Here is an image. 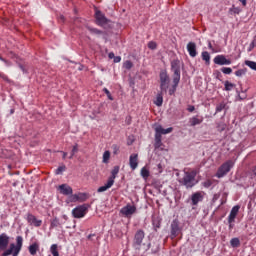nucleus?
<instances>
[{"instance_id":"25","label":"nucleus","mask_w":256,"mask_h":256,"mask_svg":"<svg viewBox=\"0 0 256 256\" xmlns=\"http://www.w3.org/2000/svg\"><path fill=\"white\" fill-rule=\"evenodd\" d=\"M154 105H156L157 107H161V105H163V91L157 94Z\"/></svg>"},{"instance_id":"26","label":"nucleus","mask_w":256,"mask_h":256,"mask_svg":"<svg viewBox=\"0 0 256 256\" xmlns=\"http://www.w3.org/2000/svg\"><path fill=\"white\" fill-rule=\"evenodd\" d=\"M202 60L205 61L206 65H210L211 63V55L209 54V52L204 51L202 52Z\"/></svg>"},{"instance_id":"17","label":"nucleus","mask_w":256,"mask_h":256,"mask_svg":"<svg viewBox=\"0 0 256 256\" xmlns=\"http://www.w3.org/2000/svg\"><path fill=\"white\" fill-rule=\"evenodd\" d=\"M187 51L190 57L194 58L197 55V44H195V42H189L187 44Z\"/></svg>"},{"instance_id":"48","label":"nucleus","mask_w":256,"mask_h":256,"mask_svg":"<svg viewBox=\"0 0 256 256\" xmlns=\"http://www.w3.org/2000/svg\"><path fill=\"white\" fill-rule=\"evenodd\" d=\"M177 91V87L172 85V88L169 90V95H175V92Z\"/></svg>"},{"instance_id":"3","label":"nucleus","mask_w":256,"mask_h":256,"mask_svg":"<svg viewBox=\"0 0 256 256\" xmlns=\"http://www.w3.org/2000/svg\"><path fill=\"white\" fill-rule=\"evenodd\" d=\"M235 165V162H233V160H228L226 162H224L217 170L216 173V177L218 179H221L223 177H225V175H227V173H229V171H231V169H233Z\"/></svg>"},{"instance_id":"21","label":"nucleus","mask_w":256,"mask_h":256,"mask_svg":"<svg viewBox=\"0 0 256 256\" xmlns=\"http://www.w3.org/2000/svg\"><path fill=\"white\" fill-rule=\"evenodd\" d=\"M179 81H181V72H174L173 74V85L174 87H179Z\"/></svg>"},{"instance_id":"49","label":"nucleus","mask_w":256,"mask_h":256,"mask_svg":"<svg viewBox=\"0 0 256 256\" xmlns=\"http://www.w3.org/2000/svg\"><path fill=\"white\" fill-rule=\"evenodd\" d=\"M211 185H213V183L211 182V180H207L206 182H204V187H206V188L211 187Z\"/></svg>"},{"instance_id":"40","label":"nucleus","mask_w":256,"mask_h":256,"mask_svg":"<svg viewBox=\"0 0 256 256\" xmlns=\"http://www.w3.org/2000/svg\"><path fill=\"white\" fill-rule=\"evenodd\" d=\"M88 31H90V33H93L94 35H102L103 31L97 29V28H88Z\"/></svg>"},{"instance_id":"28","label":"nucleus","mask_w":256,"mask_h":256,"mask_svg":"<svg viewBox=\"0 0 256 256\" xmlns=\"http://www.w3.org/2000/svg\"><path fill=\"white\" fill-rule=\"evenodd\" d=\"M140 175L143 177V179H149V175H151V173L146 167H143L140 171Z\"/></svg>"},{"instance_id":"11","label":"nucleus","mask_w":256,"mask_h":256,"mask_svg":"<svg viewBox=\"0 0 256 256\" xmlns=\"http://www.w3.org/2000/svg\"><path fill=\"white\" fill-rule=\"evenodd\" d=\"M203 197H205V192L199 191V192L193 193L191 196L192 205H199V203L203 201Z\"/></svg>"},{"instance_id":"9","label":"nucleus","mask_w":256,"mask_h":256,"mask_svg":"<svg viewBox=\"0 0 256 256\" xmlns=\"http://www.w3.org/2000/svg\"><path fill=\"white\" fill-rule=\"evenodd\" d=\"M58 191L60 192L61 195H65L66 197H69V195H73V188L68 184L59 185Z\"/></svg>"},{"instance_id":"5","label":"nucleus","mask_w":256,"mask_h":256,"mask_svg":"<svg viewBox=\"0 0 256 256\" xmlns=\"http://www.w3.org/2000/svg\"><path fill=\"white\" fill-rule=\"evenodd\" d=\"M143 239H145V231L140 229L135 233L134 239H133V248L136 251H141V247L145 245L143 244Z\"/></svg>"},{"instance_id":"7","label":"nucleus","mask_w":256,"mask_h":256,"mask_svg":"<svg viewBox=\"0 0 256 256\" xmlns=\"http://www.w3.org/2000/svg\"><path fill=\"white\" fill-rule=\"evenodd\" d=\"M72 215L75 219H82L85 215H87V206L80 205L72 210Z\"/></svg>"},{"instance_id":"56","label":"nucleus","mask_w":256,"mask_h":256,"mask_svg":"<svg viewBox=\"0 0 256 256\" xmlns=\"http://www.w3.org/2000/svg\"><path fill=\"white\" fill-rule=\"evenodd\" d=\"M109 59H115V54L113 52L108 54Z\"/></svg>"},{"instance_id":"8","label":"nucleus","mask_w":256,"mask_h":256,"mask_svg":"<svg viewBox=\"0 0 256 256\" xmlns=\"http://www.w3.org/2000/svg\"><path fill=\"white\" fill-rule=\"evenodd\" d=\"M95 19H96V23L100 27H103V25H107V23H109V19H107V17H105V14H103V12H101V10H96Z\"/></svg>"},{"instance_id":"44","label":"nucleus","mask_w":256,"mask_h":256,"mask_svg":"<svg viewBox=\"0 0 256 256\" xmlns=\"http://www.w3.org/2000/svg\"><path fill=\"white\" fill-rule=\"evenodd\" d=\"M148 48H149V49H152V50L157 49V43H156V42H153V41H150V42L148 43Z\"/></svg>"},{"instance_id":"54","label":"nucleus","mask_w":256,"mask_h":256,"mask_svg":"<svg viewBox=\"0 0 256 256\" xmlns=\"http://www.w3.org/2000/svg\"><path fill=\"white\" fill-rule=\"evenodd\" d=\"M217 199H219V194H214L213 199H212L213 203H215V201H217Z\"/></svg>"},{"instance_id":"62","label":"nucleus","mask_w":256,"mask_h":256,"mask_svg":"<svg viewBox=\"0 0 256 256\" xmlns=\"http://www.w3.org/2000/svg\"><path fill=\"white\" fill-rule=\"evenodd\" d=\"M209 49H213V46L211 45V43L208 44Z\"/></svg>"},{"instance_id":"34","label":"nucleus","mask_w":256,"mask_h":256,"mask_svg":"<svg viewBox=\"0 0 256 256\" xmlns=\"http://www.w3.org/2000/svg\"><path fill=\"white\" fill-rule=\"evenodd\" d=\"M225 129H227V125L225 123L220 122L217 124V131H219L220 133H223Z\"/></svg>"},{"instance_id":"36","label":"nucleus","mask_w":256,"mask_h":256,"mask_svg":"<svg viewBox=\"0 0 256 256\" xmlns=\"http://www.w3.org/2000/svg\"><path fill=\"white\" fill-rule=\"evenodd\" d=\"M155 147L156 149L161 147V136L159 134H155Z\"/></svg>"},{"instance_id":"61","label":"nucleus","mask_w":256,"mask_h":256,"mask_svg":"<svg viewBox=\"0 0 256 256\" xmlns=\"http://www.w3.org/2000/svg\"><path fill=\"white\" fill-rule=\"evenodd\" d=\"M92 237H95V234H89L88 239H91Z\"/></svg>"},{"instance_id":"33","label":"nucleus","mask_w":256,"mask_h":256,"mask_svg":"<svg viewBox=\"0 0 256 256\" xmlns=\"http://www.w3.org/2000/svg\"><path fill=\"white\" fill-rule=\"evenodd\" d=\"M76 153H79V145L75 144L72 148L71 155L69 156V159H73Z\"/></svg>"},{"instance_id":"23","label":"nucleus","mask_w":256,"mask_h":256,"mask_svg":"<svg viewBox=\"0 0 256 256\" xmlns=\"http://www.w3.org/2000/svg\"><path fill=\"white\" fill-rule=\"evenodd\" d=\"M117 175H119V166H115L111 171V177L108 178V181H115L117 178Z\"/></svg>"},{"instance_id":"32","label":"nucleus","mask_w":256,"mask_h":256,"mask_svg":"<svg viewBox=\"0 0 256 256\" xmlns=\"http://www.w3.org/2000/svg\"><path fill=\"white\" fill-rule=\"evenodd\" d=\"M224 87H225V91H232L233 88L235 87V84H233L229 81H225L224 82Z\"/></svg>"},{"instance_id":"2","label":"nucleus","mask_w":256,"mask_h":256,"mask_svg":"<svg viewBox=\"0 0 256 256\" xmlns=\"http://www.w3.org/2000/svg\"><path fill=\"white\" fill-rule=\"evenodd\" d=\"M197 171L195 170H184V175L182 178H179L178 182L180 185L186 187V189H193L197 185Z\"/></svg>"},{"instance_id":"37","label":"nucleus","mask_w":256,"mask_h":256,"mask_svg":"<svg viewBox=\"0 0 256 256\" xmlns=\"http://www.w3.org/2000/svg\"><path fill=\"white\" fill-rule=\"evenodd\" d=\"M50 251H51L53 256H59V251H57V244H53L50 247Z\"/></svg>"},{"instance_id":"6","label":"nucleus","mask_w":256,"mask_h":256,"mask_svg":"<svg viewBox=\"0 0 256 256\" xmlns=\"http://www.w3.org/2000/svg\"><path fill=\"white\" fill-rule=\"evenodd\" d=\"M120 213L123 215V217L131 219V217L137 213V207L135 205L127 204L121 208Z\"/></svg>"},{"instance_id":"57","label":"nucleus","mask_w":256,"mask_h":256,"mask_svg":"<svg viewBox=\"0 0 256 256\" xmlns=\"http://www.w3.org/2000/svg\"><path fill=\"white\" fill-rule=\"evenodd\" d=\"M0 61H3V63H6V65H9V61L5 60L3 57L0 56Z\"/></svg>"},{"instance_id":"20","label":"nucleus","mask_w":256,"mask_h":256,"mask_svg":"<svg viewBox=\"0 0 256 256\" xmlns=\"http://www.w3.org/2000/svg\"><path fill=\"white\" fill-rule=\"evenodd\" d=\"M76 196H77V201L79 203H84V201H87V199H89V194L83 193V192H79L78 194H76Z\"/></svg>"},{"instance_id":"4","label":"nucleus","mask_w":256,"mask_h":256,"mask_svg":"<svg viewBox=\"0 0 256 256\" xmlns=\"http://www.w3.org/2000/svg\"><path fill=\"white\" fill-rule=\"evenodd\" d=\"M160 79V90L162 93H167V89H169V83H171V78H169V74L167 70H161L159 74Z\"/></svg>"},{"instance_id":"50","label":"nucleus","mask_w":256,"mask_h":256,"mask_svg":"<svg viewBox=\"0 0 256 256\" xmlns=\"http://www.w3.org/2000/svg\"><path fill=\"white\" fill-rule=\"evenodd\" d=\"M187 111H189V113H193V111H195V106L189 105Z\"/></svg>"},{"instance_id":"58","label":"nucleus","mask_w":256,"mask_h":256,"mask_svg":"<svg viewBox=\"0 0 256 256\" xmlns=\"http://www.w3.org/2000/svg\"><path fill=\"white\" fill-rule=\"evenodd\" d=\"M229 223V230L231 231V229H233L234 225L233 222H228Z\"/></svg>"},{"instance_id":"47","label":"nucleus","mask_w":256,"mask_h":256,"mask_svg":"<svg viewBox=\"0 0 256 256\" xmlns=\"http://www.w3.org/2000/svg\"><path fill=\"white\" fill-rule=\"evenodd\" d=\"M214 75H215L216 79H219V81H221V78L223 77V75L221 74V72L219 70H215Z\"/></svg>"},{"instance_id":"41","label":"nucleus","mask_w":256,"mask_h":256,"mask_svg":"<svg viewBox=\"0 0 256 256\" xmlns=\"http://www.w3.org/2000/svg\"><path fill=\"white\" fill-rule=\"evenodd\" d=\"M223 109H225V102H221L220 104H218L216 106V113H221V111H223Z\"/></svg>"},{"instance_id":"55","label":"nucleus","mask_w":256,"mask_h":256,"mask_svg":"<svg viewBox=\"0 0 256 256\" xmlns=\"http://www.w3.org/2000/svg\"><path fill=\"white\" fill-rule=\"evenodd\" d=\"M243 7H247V0H239Z\"/></svg>"},{"instance_id":"43","label":"nucleus","mask_w":256,"mask_h":256,"mask_svg":"<svg viewBox=\"0 0 256 256\" xmlns=\"http://www.w3.org/2000/svg\"><path fill=\"white\" fill-rule=\"evenodd\" d=\"M103 91H104V93L107 95L108 99H109L110 101H113V96L111 95V92L109 91V89L104 88Z\"/></svg>"},{"instance_id":"29","label":"nucleus","mask_w":256,"mask_h":256,"mask_svg":"<svg viewBox=\"0 0 256 256\" xmlns=\"http://www.w3.org/2000/svg\"><path fill=\"white\" fill-rule=\"evenodd\" d=\"M230 245L231 247L237 248L241 246V240H239V238H232L230 240Z\"/></svg>"},{"instance_id":"1","label":"nucleus","mask_w":256,"mask_h":256,"mask_svg":"<svg viewBox=\"0 0 256 256\" xmlns=\"http://www.w3.org/2000/svg\"><path fill=\"white\" fill-rule=\"evenodd\" d=\"M9 235L6 233L0 234V251H3L2 256H19L21 253V249H23V237L17 236L16 237V244L11 243L9 245ZM7 247H9L7 249Z\"/></svg>"},{"instance_id":"19","label":"nucleus","mask_w":256,"mask_h":256,"mask_svg":"<svg viewBox=\"0 0 256 256\" xmlns=\"http://www.w3.org/2000/svg\"><path fill=\"white\" fill-rule=\"evenodd\" d=\"M190 127H195L196 125H201L203 123V117L199 116H194L192 118H190Z\"/></svg>"},{"instance_id":"31","label":"nucleus","mask_w":256,"mask_h":256,"mask_svg":"<svg viewBox=\"0 0 256 256\" xmlns=\"http://www.w3.org/2000/svg\"><path fill=\"white\" fill-rule=\"evenodd\" d=\"M245 65H247V67H249L253 71H256V62L255 61L246 60Z\"/></svg>"},{"instance_id":"10","label":"nucleus","mask_w":256,"mask_h":256,"mask_svg":"<svg viewBox=\"0 0 256 256\" xmlns=\"http://www.w3.org/2000/svg\"><path fill=\"white\" fill-rule=\"evenodd\" d=\"M26 220L29 223V225H34V227H41V225H43V221L37 219V217H35V215L31 213L27 214Z\"/></svg>"},{"instance_id":"46","label":"nucleus","mask_w":256,"mask_h":256,"mask_svg":"<svg viewBox=\"0 0 256 256\" xmlns=\"http://www.w3.org/2000/svg\"><path fill=\"white\" fill-rule=\"evenodd\" d=\"M51 227H59V219L54 218L51 222Z\"/></svg>"},{"instance_id":"45","label":"nucleus","mask_w":256,"mask_h":256,"mask_svg":"<svg viewBox=\"0 0 256 256\" xmlns=\"http://www.w3.org/2000/svg\"><path fill=\"white\" fill-rule=\"evenodd\" d=\"M236 77H243L245 75V70L240 69L235 72Z\"/></svg>"},{"instance_id":"18","label":"nucleus","mask_w":256,"mask_h":256,"mask_svg":"<svg viewBox=\"0 0 256 256\" xmlns=\"http://www.w3.org/2000/svg\"><path fill=\"white\" fill-rule=\"evenodd\" d=\"M115 185V181L108 180L104 186H101L97 189V193H105V191L111 189Z\"/></svg>"},{"instance_id":"63","label":"nucleus","mask_w":256,"mask_h":256,"mask_svg":"<svg viewBox=\"0 0 256 256\" xmlns=\"http://www.w3.org/2000/svg\"><path fill=\"white\" fill-rule=\"evenodd\" d=\"M63 218H64L65 220H67V216H66V215H64Z\"/></svg>"},{"instance_id":"60","label":"nucleus","mask_w":256,"mask_h":256,"mask_svg":"<svg viewBox=\"0 0 256 256\" xmlns=\"http://www.w3.org/2000/svg\"><path fill=\"white\" fill-rule=\"evenodd\" d=\"M253 49H255V47H252V44L250 43V46L248 48V51H253Z\"/></svg>"},{"instance_id":"64","label":"nucleus","mask_w":256,"mask_h":256,"mask_svg":"<svg viewBox=\"0 0 256 256\" xmlns=\"http://www.w3.org/2000/svg\"><path fill=\"white\" fill-rule=\"evenodd\" d=\"M61 19H62V21H63V19H65L63 16H61Z\"/></svg>"},{"instance_id":"30","label":"nucleus","mask_w":256,"mask_h":256,"mask_svg":"<svg viewBox=\"0 0 256 256\" xmlns=\"http://www.w3.org/2000/svg\"><path fill=\"white\" fill-rule=\"evenodd\" d=\"M229 13L230 15H239V13H241V9L239 7L232 6L229 9Z\"/></svg>"},{"instance_id":"15","label":"nucleus","mask_w":256,"mask_h":256,"mask_svg":"<svg viewBox=\"0 0 256 256\" xmlns=\"http://www.w3.org/2000/svg\"><path fill=\"white\" fill-rule=\"evenodd\" d=\"M155 133H156V135H159L161 137L162 135H167L169 133H173V127L164 129L163 126L159 125L155 128Z\"/></svg>"},{"instance_id":"51","label":"nucleus","mask_w":256,"mask_h":256,"mask_svg":"<svg viewBox=\"0 0 256 256\" xmlns=\"http://www.w3.org/2000/svg\"><path fill=\"white\" fill-rule=\"evenodd\" d=\"M121 62V56L114 57V63H120Z\"/></svg>"},{"instance_id":"53","label":"nucleus","mask_w":256,"mask_h":256,"mask_svg":"<svg viewBox=\"0 0 256 256\" xmlns=\"http://www.w3.org/2000/svg\"><path fill=\"white\" fill-rule=\"evenodd\" d=\"M251 44H252V47H256V35L253 37Z\"/></svg>"},{"instance_id":"16","label":"nucleus","mask_w":256,"mask_h":256,"mask_svg":"<svg viewBox=\"0 0 256 256\" xmlns=\"http://www.w3.org/2000/svg\"><path fill=\"white\" fill-rule=\"evenodd\" d=\"M181 230L179 229V220L175 219L171 223V235L172 237H177L179 235V232Z\"/></svg>"},{"instance_id":"27","label":"nucleus","mask_w":256,"mask_h":256,"mask_svg":"<svg viewBox=\"0 0 256 256\" xmlns=\"http://www.w3.org/2000/svg\"><path fill=\"white\" fill-rule=\"evenodd\" d=\"M77 194H70L68 195L67 199H66V203H77Z\"/></svg>"},{"instance_id":"42","label":"nucleus","mask_w":256,"mask_h":256,"mask_svg":"<svg viewBox=\"0 0 256 256\" xmlns=\"http://www.w3.org/2000/svg\"><path fill=\"white\" fill-rule=\"evenodd\" d=\"M133 67V62L127 60L125 63H124V69H132Z\"/></svg>"},{"instance_id":"22","label":"nucleus","mask_w":256,"mask_h":256,"mask_svg":"<svg viewBox=\"0 0 256 256\" xmlns=\"http://www.w3.org/2000/svg\"><path fill=\"white\" fill-rule=\"evenodd\" d=\"M171 69H172L173 73H176V71L178 73H181V68L179 66V60H174L171 62Z\"/></svg>"},{"instance_id":"39","label":"nucleus","mask_w":256,"mask_h":256,"mask_svg":"<svg viewBox=\"0 0 256 256\" xmlns=\"http://www.w3.org/2000/svg\"><path fill=\"white\" fill-rule=\"evenodd\" d=\"M63 171H67V167L65 165L59 166L56 169L55 174L56 175H61V173H63Z\"/></svg>"},{"instance_id":"14","label":"nucleus","mask_w":256,"mask_h":256,"mask_svg":"<svg viewBox=\"0 0 256 256\" xmlns=\"http://www.w3.org/2000/svg\"><path fill=\"white\" fill-rule=\"evenodd\" d=\"M239 209H241V206L239 205H236L231 209L230 214L228 216V223H235V219L239 214Z\"/></svg>"},{"instance_id":"38","label":"nucleus","mask_w":256,"mask_h":256,"mask_svg":"<svg viewBox=\"0 0 256 256\" xmlns=\"http://www.w3.org/2000/svg\"><path fill=\"white\" fill-rule=\"evenodd\" d=\"M221 71L224 73V75H231L233 73V69L230 67H222Z\"/></svg>"},{"instance_id":"12","label":"nucleus","mask_w":256,"mask_h":256,"mask_svg":"<svg viewBox=\"0 0 256 256\" xmlns=\"http://www.w3.org/2000/svg\"><path fill=\"white\" fill-rule=\"evenodd\" d=\"M213 62L215 65H231V60L227 59L225 55H217L214 59Z\"/></svg>"},{"instance_id":"59","label":"nucleus","mask_w":256,"mask_h":256,"mask_svg":"<svg viewBox=\"0 0 256 256\" xmlns=\"http://www.w3.org/2000/svg\"><path fill=\"white\" fill-rule=\"evenodd\" d=\"M63 156L62 159H67V152H62Z\"/></svg>"},{"instance_id":"13","label":"nucleus","mask_w":256,"mask_h":256,"mask_svg":"<svg viewBox=\"0 0 256 256\" xmlns=\"http://www.w3.org/2000/svg\"><path fill=\"white\" fill-rule=\"evenodd\" d=\"M129 166L132 171H135L139 167V154H131L129 157Z\"/></svg>"},{"instance_id":"24","label":"nucleus","mask_w":256,"mask_h":256,"mask_svg":"<svg viewBox=\"0 0 256 256\" xmlns=\"http://www.w3.org/2000/svg\"><path fill=\"white\" fill-rule=\"evenodd\" d=\"M30 255H37V251H39V244L33 243L28 248Z\"/></svg>"},{"instance_id":"52","label":"nucleus","mask_w":256,"mask_h":256,"mask_svg":"<svg viewBox=\"0 0 256 256\" xmlns=\"http://www.w3.org/2000/svg\"><path fill=\"white\" fill-rule=\"evenodd\" d=\"M19 68H20L21 71H23L24 73H27V70L25 69V66H23V64H19Z\"/></svg>"},{"instance_id":"35","label":"nucleus","mask_w":256,"mask_h":256,"mask_svg":"<svg viewBox=\"0 0 256 256\" xmlns=\"http://www.w3.org/2000/svg\"><path fill=\"white\" fill-rule=\"evenodd\" d=\"M109 159H111V152L105 151L103 154V163H109Z\"/></svg>"}]
</instances>
